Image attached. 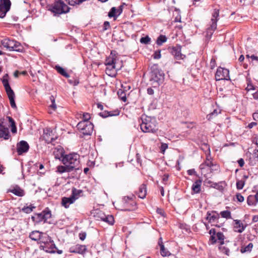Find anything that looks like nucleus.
<instances>
[{
    "mask_svg": "<svg viewBox=\"0 0 258 258\" xmlns=\"http://www.w3.org/2000/svg\"><path fill=\"white\" fill-rule=\"evenodd\" d=\"M79 157L80 156L77 153L66 155V172H72V177L76 175V170L79 169L78 166L80 163Z\"/></svg>",
    "mask_w": 258,
    "mask_h": 258,
    "instance_id": "obj_1",
    "label": "nucleus"
},
{
    "mask_svg": "<svg viewBox=\"0 0 258 258\" xmlns=\"http://www.w3.org/2000/svg\"><path fill=\"white\" fill-rule=\"evenodd\" d=\"M141 129L144 133H155L158 130L157 123L154 117L143 115L141 118Z\"/></svg>",
    "mask_w": 258,
    "mask_h": 258,
    "instance_id": "obj_2",
    "label": "nucleus"
},
{
    "mask_svg": "<svg viewBox=\"0 0 258 258\" xmlns=\"http://www.w3.org/2000/svg\"><path fill=\"white\" fill-rule=\"evenodd\" d=\"M1 45L10 51L22 52L23 47L21 43L15 40L6 38L1 41Z\"/></svg>",
    "mask_w": 258,
    "mask_h": 258,
    "instance_id": "obj_3",
    "label": "nucleus"
},
{
    "mask_svg": "<svg viewBox=\"0 0 258 258\" xmlns=\"http://www.w3.org/2000/svg\"><path fill=\"white\" fill-rule=\"evenodd\" d=\"M51 217V213L48 208H46L39 213H35L31 217V219L35 224H39L41 222L46 223L48 219Z\"/></svg>",
    "mask_w": 258,
    "mask_h": 258,
    "instance_id": "obj_4",
    "label": "nucleus"
},
{
    "mask_svg": "<svg viewBox=\"0 0 258 258\" xmlns=\"http://www.w3.org/2000/svg\"><path fill=\"white\" fill-rule=\"evenodd\" d=\"M219 11L217 9H215L212 16L211 19V24L210 27L207 30L206 37L207 39H210L213 34L214 31L217 28V22L219 19Z\"/></svg>",
    "mask_w": 258,
    "mask_h": 258,
    "instance_id": "obj_5",
    "label": "nucleus"
},
{
    "mask_svg": "<svg viewBox=\"0 0 258 258\" xmlns=\"http://www.w3.org/2000/svg\"><path fill=\"white\" fill-rule=\"evenodd\" d=\"M77 127L80 132L85 136L91 135L93 130V124L91 122L80 121Z\"/></svg>",
    "mask_w": 258,
    "mask_h": 258,
    "instance_id": "obj_6",
    "label": "nucleus"
},
{
    "mask_svg": "<svg viewBox=\"0 0 258 258\" xmlns=\"http://www.w3.org/2000/svg\"><path fill=\"white\" fill-rule=\"evenodd\" d=\"M64 3L62 0H55L53 4L49 6V10L54 15L64 13Z\"/></svg>",
    "mask_w": 258,
    "mask_h": 258,
    "instance_id": "obj_7",
    "label": "nucleus"
},
{
    "mask_svg": "<svg viewBox=\"0 0 258 258\" xmlns=\"http://www.w3.org/2000/svg\"><path fill=\"white\" fill-rule=\"evenodd\" d=\"M209 234L211 235L210 240L212 244H214L218 242L221 245L224 243L225 236L223 233L221 232H216L215 229H211L209 231Z\"/></svg>",
    "mask_w": 258,
    "mask_h": 258,
    "instance_id": "obj_8",
    "label": "nucleus"
},
{
    "mask_svg": "<svg viewBox=\"0 0 258 258\" xmlns=\"http://www.w3.org/2000/svg\"><path fill=\"white\" fill-rule=\"evenodd\" d=\"M39 247L40 249H42L45 251L50 253L57 252L58 254H61L62 253V250H59L57 248L51 238L45 244L40 245Z\"/></svg>",
    "mask_w": 258,
    "mask_h": 258,
    "instance_id": "obj_9",
    "label": "nucleus"
},
{
    "mask_svg": "<svg viewBox=\"0 0 258 258\" xmlns=\"http://www.w3.org/2000/svg\"><path fill=\"white\" fill-rule=\"evenodd\" d=\"M0 18H4L10 11L11 7L10 0H0Z\"/></svg>",
    "mask_w": 258,
    "mask_h": 258,
    "instance_id": "obj_10",
    "label": "nucleus"
},
{
    "mask_svg": "<svg viewBox=\"0 0 258 258\" xmlns=\"http://www.w3.org/2000/svg\"><path fill=\"white\" fill-rule=\"evenodd\" d=\"M215 79L216 81L229 80L230 79L229 75V70L226 69L219 67L216 71L215 74Z\"/></svg>",
    "mask_w": 258,
    "mask_h": 258,
    "instance_id": "obj_11",
    "label": "nucleus"
},
{
    "mask_svg": "<svg viewBox=\"0 0 258 258\" xmlns=\"http://www.w3.org/2000/svg\"><path fill=\"white\" fill-rule=\"evenodd\" d=\"M81 192V190L73 188L71 196L69 198H66V208H68V204H71L74 203V202L80 197V195Z\"/></svg>",
    "mask_w": 258,
    "mask_h": 258,
    "instance_id": "obj_12",
    "label": "nucleus"
},
{
    "mask_svg": "<svg viewBox=\"0 0 258 258\" xmlns=\"http://www.w3.org/2000/svg\"><path fill=\"white\" fill-rule=\"evenodd\" d=\"M29 149V145L25 141H21L17 144V152L18 155L27 153Z\"/></svg>",
    "mask_w": 258,
    "mask_h": 258,
    "instance_id": "obj_13",
    "label": "nucleus"
},
{
    "mask_svg": "<svg viewBox=\"0 0 258 258\" xmlns=\"http://www.w3.org/2000/svg\"><path fill=\"white\" fill-rule=\"evenodd\" d=\"M66 78L68 79V82L71 86H75L79 83L78 78L72 71L66 72Z\"/></svg>",
    "mask_w": 258,
    "mask_h": 258,
    "instance_id": "obj_14",
    "label": "nucleus"
},
{
    "mask_svg": "<svg viewBox=\"0 0 258 258\" xmlns=\"http://www.w3.org/2000/svg\"><path fill=\"white\" fill-rule=\"evenodd\" d=\"M98 220L104 221L110 225H112L114 223V218L111 215H105L102 212L98 211L96 213V215L95 216Z\"/></svg>",
    "mask_w": 258,
    "mask_h": 258,
    "instance_id": "obj_15",
    "label": "nucleus"
},
{
    "mask_svg": "<svg viewBox=\"0 0 258 258\" xmlns=\"http://www.w3.org/2000/svg\"><path fill=\"white\" fill-rule=\"evenodd\" d=\"M151 79L159 84L164 78V75L161 70L155 69L152 71Z\"/></svg>",
    "mask_w": 258,
    "mask_h": 258,
    "instance_id": "obj_16",
    "label": "nucleus"
},
{
    "mask_svg": "<svg viewBox=\"0 0 258 258\" xmlns=\"http://www.w3.org/2000/svg\"><path fill=\"white\" fill-rule=\"evenodd\" d=\"M53 154L55 158L61 161L64 164V150L62 147H57L55 149Z\"/></svg>",
    "mask_w": 258,
    "mask_h": 258,
    "instance_id": "obj_17",
    "label": "nucleus"
},
{
    "mask_svg": "<svg viewBox=\"0 0 258 258\" xmlns=\"http://www.w3.org/2000/svg\"><path fill=\"white\" fill-rule=\"evenodd\" d=\"M213 164V163L211 160L210 156H207L206 161L203 163L201 164L200 166L202 174L206 175V174H208L207 170Z\"/></svg>",
    "mask_w": 258,
    "mask_h": 258,
    "instance_id": "obj_18",
    "label": "nucleus"
},
{
    "mask_svg": "<svg viewBox=\"0 0 258 258\" xmlns=\"http://www.w3.org/2000/svg\"><path fill=\"white\" fill-rule=\"evenodd\" d=\"M171 53L176 59H183L185 57V55L181 53V47L180 46L173 47L171 49Z\"/></svg>",
    "mask_w": 258,
    "mask_h": 258,
    "instance_id": "obj_19",
    "label": "nucleus"
},
{
    "mask_svg": "<svg viewBox=\"0 0 258 258\" xmlns=\"http://www.w3.org/2000/svg\"><path fill=\"white\" fill-rule=\"evenodd\" d=\"M43 138L47 144L52 143L54 140V138L52 137V131L50 128L44 130Z\"/></svg>",
    "mask_w": 258,
    "mask_h": 258,
    "instance_id": "obj_20",
    "label": "nucleus"
},
{
    "mask_svg": "<svg viewBox=\"0 0 258 258\" xmlns=\"http://www.w3.org/2000/svg\"><path fill=\"white\" fill-rule=\"evenodd\" d=\"M8 192H12L15 195L20 197H23L25 194L24 190L18 185H15L12 188L8 189Z\"/></svg>",
    "mask_w": 258,
    "mask_h": 258,
    "instance_id": "obj_21",
    "label": "nucleus"
},
{
    "mask_svg": "<svg viewBox=\"0 0 258 258\" xmlns=\"http://www.w3.org/2000/svg\"><path fill=\"white\" fill-rule=\"evenodd\" d=\"M120 69V67H117L116 64L107 65L106 68V73L109 76L114 77L116 74L117 70Z\"/></svg>",
    "mask_w": 258,
    "mask_h": 258,
    "instance_id": "obj_22",
    "label": "nucleus"
},
{
    "mask_svg": "<svg viewBox=\"0 0 258 258\" xmlns=\"http://www.w3.org/2000/svg\"><path fill=\"white\" fill-rule=\"evenodd\" d=\"M86 250V247L84 245L77 244L70 249L71 252L83 253Z\"/></svg>",
    "mask_w": 258,
    "mask_h": 258,
    "instance_id": "obj_23",
    "label": "nucleus"
},
{
    "mask_svg": "<svg viewBox=\"0 0 258 258\" xmlns=\"http://www.w3.org/2000/svg\"><path fill=\"white\" fill-rule=\"evenodd\" d=\"M105 64L106 66L116 64V56L115 51H111L110 55L106 59Z\"/></svg>",
    "mask_w": 258,
    "mask_h": 258,
    "instance_id": "obj_24",
    "label": "nucleus"
},
{
    "mask_svg": "<svg viewBox=\"0 0 258 258\" xmlns=\"http://www.w3.org/2000/svg\"><path fill=\"white\" fill-rule=\"evenodd\" d=\"M8 77L9 75L8 74H7L4 76L3 78L2 79V83L5 87L7 94L8 93H11V92L13 91V90L12 89L10 85L8 80Z\"/></svg>",
    "mask_w": 258,
    "mask_h": 258,
    "instance_id": "obj_25",
    "label": "nucleus"
},
{
    "mask_svg": "<svg viewBox=\"0 0 258 258\" xmlns=\"http://www.w3.org/2000/svg\"><path fill=\"white\" fill-rule=\"evenodd\" d=\"M220 218L219 214L215 211H212L211 213H208L207 216V220L209 222H216Z\"/></svg>",
    "mask_w": 258,
    "mask_h": 258,
    "instance_id": "obj_26",
    "label": "nucleus"
},
{
    "mask_svg": "<svg viewBox=\"0 0 258 258\" xmlns=\"http://www.w3.org/2000/svg\"><path fill=\"white\" fill-rule=\"evenodd\" d=\"M226 186L227 183L224 181H220L218 183H212V184L210 185V186L211 187L216 188L221 192H222L224 190V188L226 187Z\"/></svg>",
    "mask_w": 258,
    "mask_h": 258,
    "instance_id": "obj_27",
    "label": "nucleus"
},
{
    "mask_svg": "<svg viewBox=\"0 0 258 258\" xmlns=\"http://www.w3.org/2000/svg\"><path fill=\"white\" fill-rule=\"evenodd\" d=\"M43 233V232H41L39 231H33L30 233L29 237L32 240L36 241L38 242Z\"/></svg>",
    "mask_w": 258,
    "mask_h": 258,
    "instance_id": "obj_28",
    "label": "nucleus"
},
{
    "mask_svg": "<svg viewBox=\"0 0 258 258\" xmlns=\"http://www.w3.org/2000/svg\"><path fill=\"white\" fill-rule=\"evenodd\" d=\"M138 195L139 198L144 199L147 195L146 185L144 183L142 184L139 188Z\"/></svg>",
    "mask_w": 258,
    "mask_h": 258,
    "instance_id": "obj_29",
    "label": "nucleus"
},
{
    "mask_svg": "<svg viewBox=\"0 0 258 258\" xmlns=\"http://www.w3.org/2000/svg\"><path fill=\"white\" fill-rule=\"evenodd\" d=\"M202 181L201 180H197L195 183L192 184L191 187L192 191L194 194L199 193L201 191V186Z\"/></svg>",
    "mask_w": 258,
    "mask_h": 258,
    "instance_id": "obj_30",
    "label": "nucleus"
},
{
    "mask_svg": "<svg viewBox=\"0 0 258 258\" xmlns=\"http://www.w3.org/2000/svg\"><path fill=\"white\" fill-rule=\"evenodd\" d=\"M235 231H237L239 233L242 232L244 230V227L243 225V224L239 220H235V226H234Z\"/></svg>",
    "mask_w": 258,
    "mask_h": 258,
    "instance_id": "obj_31",
    "label": "nucleus"
},
{
    "mask_svg": "<svg viewBox=\"0 0 258 258\" xmlns=\"http://www.w3.org/2000/svg\"><path fill=\"white\" fill-rule=\"evenodd\" d=\"M7 95H8V96L10 100V105H11V107L14 109L16 108L17 106H16V104L15 101V95L14 92L13 91V92H11V93H7Z\"/></svg>",
    "mask_w": 258,
    "mask_h": 258,
    "instance_id": "obj_32",
    "label": "nucleus"
},
{
    "mask_svg": "<svg viewBox=\"0 0 258 258\" xmlns=\"http://www.w3.org/2000/svg\"><path fill=\"white\" fill-rule=\"evenodd\" d=\"M51 238L46 233H43L41 236L38 243L42 245L46 243Z\"/></svg>",
    "mask_w": 258,
    "mask_h": 258,
    "instance_id": "obj_33",
    "label": "nucleus"
},
{
    "mask_svg": "<svg viewBox=\"0 0 258 258\" xmlns=\"http://www.w3.org/2000/svg\"><path fill=\"white\" fill-rule=\"evenodd\" d=\"M257 203L256 198L254 197L253 195H250L247 197V203L249 206L255 205Z\"/></svg>",
    "mask_w": 258,
    "mask_h": 258,
    "instance_id": "obj_34",
    "label": "nucleus"
},
{
    "mask_svg": "<svg viewBox=\"0 0 258 258\" xmlns=\"http://www.w3.org/2000/svg\"><path fill=\"white\" fill-rule=\"evenodd\" d=\"M35 208V206L32 205H30L29 206H24L22 209V211L26 214H29L31 213Z\"/></svg>",
    "mask_w": 258,
    "mask_h": 258,
    "instance_id": "obj_35",
    "label": "nucleus"
},
{
    "mask_svg": "<svg viewBox=\"0 0 258 258\" xmlns=\"http://www.w3.org/2000/svg\"><path fill=\"white\" fill-rule=\"evenodd\" d=\"M253 247V244L251 243H249L246 246L242 247L240 251L241 253H244L246 252H250Z\"/></svg>",
    "mask_w": 258,
    "mask_h": 258,
    "instance_id": "obj_36",
    "label": "nucleus"
},
{
    "mask_svg": "<svg viewBox=\"0 0 258 258\" xmlns=\"http://www.w3.org/2000/svg\"><path fill=\"white\" fill-rule=\"evenodd\" d=\"M167 41V38L165 35H160L157 39L156 43L158 45H162L163 43Z\"/></svg>",
    "mask_w": 258,
    "mask_h": 258,
    "instance_id": "obj_37",
    "label": "nucleus"
},
{
    "mask_svg": "<svg viewBox=\"0 0 258 258\" xmlns=\"http://www.w3.org/2000/svg\"><path fill=\"white\" fill-rule=\"evenodd\" d=\"M117 95L121 100H122L123 101H126V94L123 90L119 89L117 91Z\"/></svg>",
    "mask_w": 258,
    "mask_h": 258,
    "instance_id": "obj_38",
    "label": "nucleus"
},
{
    "mask_svg": "<svg viewBox=\"0 0 258 258\" xmlns=\"http://www.w3.org/2000/svg\"><path fill=\"white\" fill-rule=\"evenodd\" d=\"M160 253L163 256H167L170 255V252L165 248L164 245H161Z\"/></svg>",
    "mask_w": 258,
    "mask_h": 258,
    "instance_id": "obj_39",
    "label": "nucleus"
},
{
    "mask_svg": "<svg viewBox=\"0 0 258 258\" xmlns=\"http://www.w3.org/2000/svg\"><path fill=\"white\" fill-rule=\"evenodd\" d=\"M222 218L228 219H231V213L229 211H223L220 212V214Z\"/></svg>",
    "mask_w": 258,
    "mask_h": 258,
    "instance_id": "obj_40",
    "label": "nucleus"
},
{
    "mask_svg": "<svg viewBox=\"0 0 258 258\" xmlns=\"http://www.w3.org/2000/svg\"><path fill=\"white\" fill-rule=\"evenodd\" d=\"M219 165L217 164H213L209 168V169L207 170V172L209 170L211 172H213L214 171H219Z\"/></svg>",
    "mask_w": 258,
    "mask_h": 258,
    "instance_id": "obj_41",
    "label": "nucleus"
},
{
    "mask_svg": "<svg viewBox=\"0 0 258 258\" xmlns=\"http://www.w3.org/2000/svg\"><path fill=\"white\" fill-rule=\"evenodd\" d=\"M117 112L116 114H113L111 112L104 111V112L100 113L99 115L100 116H101L102 117H103L104 118H105V117H107L109 116H113V115H118L119 114V112L118 111Z\"/></svg>",
    "mask_w": 258,
    "mask_h": 258,
    "instance_id": "obj_42",
    "label": "nucleus"
},
{
    "mask_svg": "<svg viewBox=\"0 0 258 258\" xmlns=\"http://www.w3.org/2000/svg\"><path fill=\"white\" fill-rule=\"evenodd\" d=\"M150 41H151V38L148 36H146L145 37H142L140 39V42L142 44H149L150 43Z\"/></svg>",
    "mask_w": 258,
    "mask_h": 258,
    "instance_id": "obj_43",
    "label": "nucleus"
},
{
    "mask_svg": "<svg viewBox=\"0 0 258 258\" xmlns=\"http://www.w3.org/2000/svg\"><path fill=\"white\" fill-rule=\"evenodd\" d=\"M245 184V180H238L236 182V188L238 189H241L243 187Z\"/></svg>",
    "mask_w": 258,
    "mask_h": 258,
    "instance_id": "obj_44",
    "label": "nucleus"
},
{
    "mask_svg": "<svg viewBox=\"0 0 258 258\" xmlns=\"http://www.w3.org/2000/svg\"><path fill=\"white\" fill-rule=\"evenodd\" d=\"M91 118V116L89 113H84L82 117L83 120L81 121L90 122L89 120Z\"/></svg>",
    "mask_w": 258,
    "mask_h": 258,
    "instance_id": "obj_45",
    "label": "nucleus"
},
{
    "mask_svg": "<svg viewBox=\"0 0 258 258\" xmlns=\"http://www.w3.org/2000/svg\"><path fill=\"white\" fill-rule=\"evenodd\" d=\"M50 100L51 102V104L50 105V107L53 109V110H55L56 108V106L55 103V98L53 96L51 95L49 97Z\"/></svg>",
    "mask_w": 258,
    "mask_h": 258,
    "instance_id": "obj_46",
    "label": "nucleus"
},
{
    "mask_svg": "<svg viewBox=\"0 0 258 258\" xmlns=\"http://www.w3.org/2000/svg\"><path fill=\"white\" fill-rule=\"evenodd\" d=\"M218 112L217 110L215 109L212 112L207 115V118L208 120H211L213 117L216 116L218 114Z\"/></svg>",
    "mask_w": 258,
    "mask_h": 258,
    "instance_id": "obj_47",
    "label": "nucleus"
},
{
    "mask_svg": "<svg viewBox=\"0 0 258 258\" xmlns=\"http://www.w3.org/2000/svg\"><path fill=\"white\" fill-rule=\"evenodd\" d=\"M55 69L57 71L58 73L61 74L62 76H64V69L58 66H55Z\"/></svg>",
    "mask_w": 258,
    "mask_h": 258,
    "instance_id": "obj_48",
    "label": "nucleus"
},
{
    "mask_svg": "<svg viewBox=\"0 0 258 258\" xmlns=\"http://www.w3.org/2000/svg\"><path fill=\"white\" fill-rule=\"evenodd\" d=\"M219 249L223 253L226 254L227 255H229L230 250L228 248L223 246H221L219 247Z\"/></svg>",
    "mask_w": 258,
    "mask_h": 258,
    "instance_id": "obj_49",
    "label": "nucleus"
},
{
    "mask_svg": "<svg viewBox=\"0 0 258 258\" xmlns=\"http://www.w3.org/2000/svg\"><path fill=\"white\" fill-rule=\"evenodd\" d=\"M56 226L60 229H62L64 228L63 221L59 220L56 223Z\"/></svg>",
    "mask_w": 258,
    "mask_h": 258,
    "instance_id": "obj_50",
    "label": "nucleus"
},
{
    "mask_svg": "<svg viewBox=\"0 0 258 258\" xmlns=\"http://www.w3.org/2000/svg\"><path fill=\"white\" fill-rule=\"evenodd\" d=\"M116 10L115 7H113L111 9L110 11L108 13V17L110 18L113 17L115 15Z\"/></svg>",
    "mask_w": 258,
    "mask_h": 258,
    "instance_id": "obj_51",
    "label": "nucleus"
},
{
    "mask_svg": "<svg viewBox=\"0 0 258 258\" xmlns=\"http://www.w3.org/2000/svg\"><path fill=\"white\" fill-rule=\"evenodd\" d=\"M237 200L239 202H242L244 201V197L239 193L237 194L236 195Z\"/></svg>",
    "mask_w": 258,
    "mask_h": 258,
    "instance_id": "obj_52",
    "label": "nucleus"
},
{
    "mask_svg": "<svg viewBox=\"0 0 258 258\" xmlns=\"http://www.w3.org/2000/svg\"><path fill=\"white\" fill-rule=\"evenodd\" d=\"M169 175L168 174H165L162 177V183L164 184H167V181L168 180Z\"/></svg>",
    "mask_w": 258,
    "mask_h": 258,
    "instance_id": "obj_53",
    "label": "nucleus"
},
{
    "mask_svg": "<svg viewBox=\"0 0 258 258\" xmlns=\"http://www.w3.org/2000/svg\"><path fill=\"white\" fill-rule=\"evenodd\" d=\"M57 172L60 173L64 172V166H58L57 167Z\"/></svg>",
    "mask_w": 258,
    "mask_h": 258,
    "instance_id": "obj_54",
    "label": "nucleus"
},
{
    "mask_svg": "<svg viewBox=\"0 0 258 258\" xmlns=\"http://www.w3.org/2000/svg\"><path fill=\"white\" fill-rule=\"evenodd\" d=\"M161 57L160 50H158L155 52L154 54V58L155 59H159Z\"/></svg>",
    "mask_w": 258,
    "mask_h": 258,
    "instance_id": "obj_55",
    "label": "nucleus"
},
{
    "mask_svg": "<svg viewBox=\"0 0 258 258\" xmlns=\"http://www.w3.org/2000/svg\"><path fill=\"white\" fill-rule=\"evenodd\" d=\"M168 148V145L166 144L162 143L161 146V150L163 153L165 152L166 149Z\"/></svg>",
    "mask_w": 258,
    "mask_h": 258,
    "instance_id": "obj_56",
    "label": "nucleus"
},
{
    "mask_svg": "<svg viewBox=\"0 0 258 258\" xmlns=\"http://www.w3.org/2000/svg\"><path fill=\"white\" fill-rule=\"evenodd\" d=\"M86 237V233L85 232H82L79 234V238L81 240H84Z\"/></svg>",
    "mask_w": 258,
    "mask_h": 258,
    "instance_id": "obj_57",
    "label": "nucleus"
},
{
    "mask_svg": "<svg viewBox=\"0 0 258 258\" xmlns=\"http://www.w3.org/2000/svg\"><path fill=\"white\" fill-rule=\"evenodd\" d=\"M187 173L189 175H192L196 174V172L195 171L194 169H191L187 170Z\"/></svg>",
    "mask_w": 258,
    "mask_h": 258,
    "instance_id": "obj_58",
    "label": "nucleus"
},
{
    "mask_svg": "<svg viewBox=\"0 0 258 258\" xmlns=\"http://www.w3.org/2000/svg\"><path fill=\"white\" fill-rule=\"evenodd\" d=\"M238 163L239 164V165L240 167H242L244 165V160L243 159L241 158L239 160H238Z\"/></svg>",
    "mask_w": 258,
    "mask_h": 258,
    "instance_id": "obj_59",
    "label": "nucleus"
},
{
    "mask_svg": "<svg viewBox=\"0 0 258 258\" xmlns=\"http://www.w3.org/2000/svg\"><path fill=\"white\" fill-rule=\"evenodd\" d=\"M253 155L254 158L256 159V160L258 161V150H254Z\"/></svg>",
    "mask_w": 258,
    "mask_h": 258,
    "instance_id": "obj_60",
    "label": "nucleus"
},
{
    "mask_svg": "<svg viewBox=\"0 0 258 258\" xmlns=\"http://www.w3.org/2000/svg\"><path fill=\"white\" fill-rule=\"evenodd\" d=\"M11 132L12 133H16L17 132V127L15 124L14 125H11Z\"/></svg>",
    "mask_w": 258,
    "mask_h": 258,
    "instance_id": "obj_61",
    "label": "nucleus"
},
{
    "mask_svg": "<svg viewBox=\"0 0 258 258\" xmlns=\"http://www.w3.org/2000/svg\"><path fill=\"white\" fill-rule=\"evenodd\" d=\"M109 23L107 21H105L104 23V29L107 30L109 27Z\"/></svg>",
    "mask_w": 258,
    "mask_h": 258,
    "instance_id": "obj_62",
    "label": "nucleus"
},
{
    "mask_svg": "<svg viewBox=\"0 0 258 258\" xmlns=\"http://www.w3.org/2000/svg\"><path fill=\"white\" fill-rule=\"evenodd\" d=\"M256 125V122H252L250 123L249 124H248V127L249 128H251L253 126H255Z\"/></svg>",
    "mask_w": 258,
    "mask_h": 258,
    "instance_id": "obj_63",
    "label": "nucleus"
},
{
    "mask_svg": "<svg viewBox=\"0 0 258 258\" xmlns=\"http://www.w3.org/2000/svg\"><path fill=\"white\" fill-rule=\"evenodd\" d=\"M253 118L255 120L258 121V112H255L253 114Z\"/></svg>",
    "mask_w": 258,
    "mask_h": 258,
    "instance_id": "obj_64",
    "label": "nucleus"
}]
</instances>
